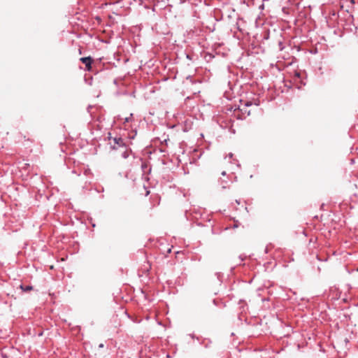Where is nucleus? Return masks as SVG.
Segmentation results:
<instances>
[{"label": "nucleus", "instance_id": "1", "mask_svg": "<svg viewBox=\"0 0 358 358\" xmlns=\"http://www.w3.org/2000/svg\"><path fill=\"white\" fill-rule=\"evenodd\" d=\"M80 60L85 64L86 66V69L87 71H90L92 68V59L90 57H81L80 59Z\"/></svg>", "mask_w": 358, "mask_h": 358}, {"label": "nucleus", "instance_id": "2", "mask_svg": "<svg viewBox=\"0 0 358 358\" xmlns=\"http://www.w3.org/2000/svg\"><path fill=\"white\" fill-rule=\"evenodd\" d=\"M113 141L114 142V145H112L111 147L113 149H116L117 148L116 145L119 147L123 146L124 145V141L122 138H114Z\"/></svg>", "mask_w": 358, "mask_h": 358}, {"label": "nucleus", "instance_id": "3", "mask_svg": "<svg viewBox=\"0 0 358 358\" xmlns=\"http://www.w3.org/2000/svg\"><path fill=\"white\" fill-rule=\"evenodd\" d=\"M20 288L24 292H28L33 289V287L31 286H29V285L28 286L20 285Z\"/></svg>", "mask_w": 358, "mask_h": 358}, {"label": "nucleus", "instance_id": "4", "mask_svg": "<svg viewBox=\"0 0 358 358\" xmlns=\"http://www.w3.org/2000/svg\"><path fill=\"white\" fill-rule=\"evenodd\" d=\"M129 155V152L128 150H125L122 153V157L124 159H127Z\"/></svg>", "mask_w": 358, "mask_h": 358}, {"label": "nucleus", "instance_id": "5", "mask_svg": "<svg viewBox=\"0 0 358 358\" xmlns=\"http://www.w3.org/2000/svg\"><path fill=\"white\" fill-rule=\"evenodd\" d=\"M131 117H132V114H131L129 117H125L124 122H129L131 120Z\"/></svg>", "mask_w": 358, "mask_h": 358}, {"label": "nucleus", "instance_id": "6", "mask_svg": "<svg viewBox=\"0 0 358 358\" xmlns=\"http://www.w3.org/2000/svg\"><path fill=\"white\" fill-rule=\"evenodd\" d=\"M252 105V103L250 101H247L245 103V106H250Z\"/></svg>", "mask_w": 358, "mask_h": 358}, {"label": "nucleus", "instance_id": "7", "mask_svg": "<svg viewBox=\"0 0 358 358\" xmlns=\"http://www.w3.org/2000/svg\"><path fill=\"white\" fill-rule=\"evenodd\" d=\"M232 157H233V154H232V153H229V158H231Z\"/></svg>", "mask_w": 358, "mask_h": 358}, {"label": "nucleus", "instance_id": "8", "mask_svg": "<svg viewBox=\"0 0 358 358\" xmlns=\"http://www.w3.org/2000/svg\"><path fill=\"white\" fill-rule=\"evenodd\" d=\"M222 176H225V175H226V172H225V171H222Z\"/></svg>", "mask_w": 358, "mask_h": 358}, {"label": "nucleus", "instance_id": "9", "mask_svg": "<svg viewBox=\"0 0 358 358\" xmlns=\"http://www.w3.org/2000/svg\"><path fill=\"white\" fill-rule=\"evenodd\" d=\"M238 225L237 224H235L234 225V228H237V227H238Z\"/></svg>", "mask_w": 358, "mask_h": 358}, {"label": "nucleus", "instance_id": "10", "mask_svg": "<svg viewBox=\"0 0 358 358\" xmlns=\"http://www.w3.org/2000/svg\"><path fill=\"white\" fill-rule=\"evenodd\" d=\"M99 348H103V344H102V343H101V344H100V345H99Z\"/></svg>", "mask_w": 358, "mask_h": 358}]
</instances>
